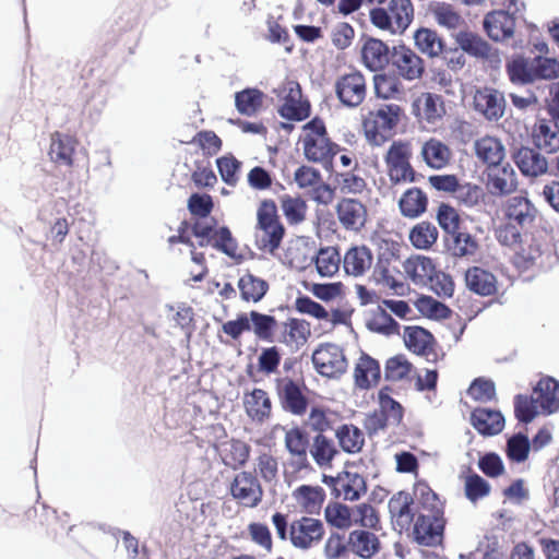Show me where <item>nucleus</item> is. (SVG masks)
Segmentation results:
<instances>
[{
  "mask_svg": "<svg viewBox=\"0 0 559 559\" xmlns=\"http://www.w3.org/2000/svg\"><path fill=\"white\" fill-rule=\"evenodd\" d=\"M265 94L257 87H247L235 94V106L239 114L255 116L263 107Z\"/></svg>",
  "mask_w": 559,
  "mask_h": 559,
  "instance_id": "nucleus-49",
  "label": "nucleus"
},
{
  "mask_svg": "<svg viewBox=\"0 0 559 559\" xmlns=\"http://www.w3.org/2000/svg\"><path fill=\"white\" fill-rule=\"evenodd\" d=\"M413 371V364L404 355H396L386 360L384 377L388 381L397 382L408 379Z\"/></svg>",
  "mask_w": 559,
  "mask_h": 559,
  "instance_id": "nucleus-64",
  "label": "nucleus"
},
{
  "mask_svg": "<svg viewBox=\"0 0 559 559\" xmlns=\"http://www.w3.org/2000/svg\"><path fill=\"white\" fill-rule=\"evenodd\" d=\"M284 442L285 448L292 457V462L297 466V468H309L310 462L308 459V452L310 451V443L307 432L301 430L299 427L292 428L286 431Z\"/></svg>",
  "mask_w": 559,
  "mask_h": 559,
  "instance_id": "nucleus-28",
  "label": "nucleus"
},
{
  "mask_svg": "<svg viewBox=\"0 0 559 559\" xmlns=\"http://www.w3.org/2000/svg\"><path fill=\"white\" fill-rule=\"evenodd\" d=\"M361 63L370 71L383 70L390 61V49L381 39L368 37L360 48Z\"/></svg>",
  "mask_w": 559,
  "mask_h": 559,
  "instance_id": "nucleus-29",
  "label": "nucleus"
},
{
  "mask_svg": "<svg viewBox=\"0 0 559 559\" xmlns=\"http://www.w3.org/2000/svg\"><path fill=\"white\" fill-rule=\"evenodd\" d=\"M455 41L461 50L477 59L489 60L493 56L491 46L476 33L461 31Z\"/></svg>",
  "mask_w": 559,
  "mask_h": 559,
  "instance_id": "nucleus-42",
  "label": "nucleus"
},
{
  "mask_svg": "<svg viewBox=\"0 0 559 559\" xmlns=\"http://www.w3.org/2000/svg\"><path fill=\"white\" fill-rule=\"evenodd\" d=\"M215 450L222 463L234 471L242 468L249 462L251 454V447L236 438L219 442L215 445Z\"/></svg>",
  "mask_w": 559,
  "mask_h": 559,
  "instance_id": "nucleus-22",
  "label": "nucleus"
},
{
  "mask_svg": "<svg viewBox=\"0 0 559 559\" xmlns=\"http://www.w3.org/2000/svg\"><path fill=\"white\" fill-rule=\"evenodd\" d=\"M484 27L491 39L503 40L513 35L515 19L507 11H492L485 16Z\"/></svg>",
  "mask_w": 559,
  "mask_h": 559,
  "instance_id": "nucleus-35",
  "label": "nucleus"
},
{
  "mask_svg": "<svg viewBox=\"0 0 559 559\" xmlns=\"http://www.w3.org/2000/svg\"><path fill=\"white\" fill-rule=\"evenodd\" d=\"M450 235L451 241L449 243V250L454 257H469L477 252L479 247L478 242L469 233L462 231L459 228L457 231H453Z\"/></svg>",
  "mask_w": 559,
  "mask_h": 559,
  "instance_id": "nucleus-61",
  "label": "nucleus"
},
{
  "mask_svg": "<svg viewBox=\"0 0 559 559\" xmlns=\"http://www.w3.org/2000/svg\"><path fill=\"white\" fill-rule=\"evenodd\" d=\"M439 231L437 227L429 222L416 224L409 231V241L416 249H430L437 241Z\"/></svg>",
  "mask_w": 559,
  "mask_h": 559,
  "instance_id": "nucleus-58",
  "label": "nucleus"
},
{
  "mask_svg": "<svg viewBox=\"0 0 559 559\" xmlns=\"http://www.w3.org/2000/svg\"><path fill=\"white\" fill-rule=\"evenodd\" d=\"M415 46L418 50L430 57H439L444 51V41L433 29L421 27L414 34Z\"/></svg>",
  "mask_w": 559,
  "mask_h": 559,
  "instance_id": "nucleus-52",
  "label": "nucleus"
},
{
  "mask_svg": "<svg viewBox=\"0 0 559 559\" xmlns=\"http://www.w3.org/2000/svg\"><path fill=\"white\" fill-rule=\"evenodd\" d=\"M311 335V325L305 319L288 318L278 325L277 341L290 348H300Z\"/></svg>",
  "mask_w": 559,
  "mask_h": 559,
  "instance_id": "nucleus-25",
  "label": "nucleus"
},
{
  "mask_svg": "<svg viewBox=\"0 0 559 559\" xmlns=\"http://www.w3.org/2000/svg\"><path fill=\"white\" fill-rule=\"evenodd\" d=\"M403 340L405 346L416 355L425 357L428 361H437V341L426 329L417 325L404 328Z\"/></svg>",
  "mask_w": 559,
  "mask_h": 559,
  "instance_id": "nucleus-19",
  "label": "nucleus"
},
{
  "mask_svg": "<svg viewBox=\"0 0 559 559\" xmlns=\"http://www.w3.org/2000/svg\"><path fill=\"white\" fill-rule=\"evenodd\" d=\"M342 419V415L329 407L313 406L310 409L308 416V423L310 428L324 435L329 430H333L335 425Z\"/></svg>",
  "mask_w": 559,
  "mask_h": 559,
  "instance_id": "nucleus-53",
  "label": "nucleus"
},
{
  "mask_svg": "<svg viewBox=\"0 0 559 559\" xmlns=\"http://www.w3.org/2000/svg\"><path fill=\"white\" fill-rule=\"evenodd\" d=\"M271 521L277 538L282 542H289L300 550H308L317 546L325 533L323 523L310 516L304 515L288 523L287 514L275 512Z\"/></svg>",
  "mask_w": 559,
  "mask_h": 559,
  "instance_id": "nucleus-2",
  "label": "nucleus"
},
{
  "mask_svg": "<svg viewBox=\"0 0 559 559\" xmlns=\"http://www.w3.org/2000/svg\"><path fill=\"white\" fill-rule=\"evenodd\" d=\"M420 155L426 165L433 169L447 167L452 159L451 148L436 138H430L423 144Z\"/></svg>",
  "mask_w": 559,
  "mask_h": 559,
  "instance_id": "nucleus-41",
  "label": "nucleus"
},
{
  "mask_svg": "<svg viewBox=\"0 0 559 559\" xmlns=\"http://www.w3.org/2000/svg\"><path fill=\"white\" fill-rule=\"evenodd\" d=\"M404 117V109L397 104H383L368 111L362 119V130L367 141L380 146L396 133V128Z\"/></svg>",
  "mask_w": 559,
  "mask_h": 559,
  "instance_id": "nucleus-5",
  "label": "nucleus"
},
{
  "mask_svg": "<svg viewBox=\"0 0 559 559\" xmlns=\"http://www.w3.org/2000/svg\"><path fill=\"white\" fill-rule=\"evenodd\" d=\"M406 276L415 285H428L433 278L436 265L432 259L424 255H412L403 262Z\"/></svg>",
  "mask_w": 559,
  "mask_h": 559,
  "instance_id": "nucleus-39",
  "label": "nucleus"
},
{
  "mask_svg": "<svg viewBox=\"0 0 559 559\" xmlns=\"http://www.w3.org/2000/svg\"><path fill=\"white\" fill-rule=\"evenodd\" d=\"M228 492L242 508L254 509L261 504L264 490L260 479L251 471H240L229 483Z\"/></svg>",
  "mask_w": 559,
  "mask_h": 559,
  "instance_id": "nucleus-10",
  "label": "nucleus"
},
{
  "mask_svg": "<svg viewBox=\"0 0 559 559\" xmlns=\"http://www.w3.org/2000/svg\"><path fill=\"white\" fill-rule=\"evenodd\" d=\"M507 73L514 84H528L535 82L533 60L523 57L512 59L507 63Z\"/></svg>",
  "mask_w": 559,
  "mask_h": 559,
  "instance_id": "nucleus-62",
  "label": "nucleus"
},
{
  "mask_svg": "<svg viewBox=\"0 0 559 559\" xmlns=\"http://www.w3.org/2000/svg\"><path fill=\"white\" fill-rule=\"evenodd\" d=\"M198 218L191 227V234L198 239L200 247L211 246L229 257H234L237 242L227 227L215 228V219Z\"/></svg>",
  "mask_w": 559,
  "mask_h": 559,
  "instance_id": "nucleus-9",
  "label": "nucleus"
},
{
  "mask_svg": "<svg viewBox=\"0 0 559 559\" xmlns=\"http://www.w3.org/2000/svg\"><path fill=\"white\" fill-rule=\"evenodd\" d=\"M428 205L427 194L417 187L407 189L399 201L401 213L405 217L415 218L426 212Z\"/></svg>",
  "mask_w": 559,
  "mask_h": 559,
  "instance_id": "nucleus-47",
  "label": "nucleus"
},
{
  "mask_svg": "<svg viewBox=\"0 0 559 559\" xmlns=\"http://www.w3.org/2000/svg\"><path fill=\"white\" fill-rule=\"evenodd\" d=\"M281 207L289 225H299L306 219L308 205L299 197L284 194L281 198Z\"/></svg>",
  "mask_w": 559,
  "mask_h": 559,
  "instance_id": "nucleus-60",
  "label": "nucleus"
},
{
  "mask_svg": "<svg viewBox=\"0 0 559 559\" xmlns=\"http://www.w3.org/2000/svg\"><path fill=\"white\" fill-rule=\"evenodd\" d=\"M533 143L546 153L559 150V126L552 119H540L533 128Z\"/></svg>",
  "mask_w": 559,
  "mask_h": 559,
  "instance_id": "nucleus-37",
  "label": "nucleus"
},
{
  "mask_svg": "<svg viewBox=\"0 0 559 559\" xmlns=\"http://www.w3.org/2000/svg\"><path fill=\"white\" fill-rule=\"evenodd\" d=\"M532 394L542 407L543 415L552 414L559 408V382L554 378L540 379Z\"/></svg>",
  "mask_w": 559,
  "mask_h": 559,
  "instance_id": "nucleus-38",
  "label": "nucleus"
},
{
  "mask_svg": "<svg viewBox=\"0 0 559 559\" xmlns=\"http://www.w3.org/2000/svg\"><path fill=\"white\" fill-rule=\"evenodd\" d=\"M353 525L360 526V530L380 531L381 520L379 511L367 502L356 504L353 507Z\"/></svg>",
  "mask_w": 559,
  "mask_h": 559,
  "instance_id": "nucleus-57",
  "label": "nucleus"
},
{
  "mask_svg": "<svg viewBox=\"0 0 559 559\" xmlns=\"http://www.w3.org/2000/svg\"><path fill=\"white\" fill-rule=\"evenodd\" d=\"M542 413V407L534 395L518 394L514 396V415L515 418L523 424L531 423Z\"/></svg>",
  "mask_w": 559,
  "mask_h": 559,
  "instance_id": "nucleus-63",
  "label": "nucleus"
},
{
  "mask_svg": "<svg viewBox=\"0 0 559 559\" xmlns=\"http://www.w3.org/2000/svg\"><path fill=\"white\" fill-rule=\"evenodd\" d=\"M243 407L246 414L257 423H264L272 415V401L266 391L253 389L243 396Z\"/></svg>",
  "mask_w": 559,
  "mask_h": 559,
  "instance_id": "nucleus-34",
  "label": "nucleus"
},
{
  "mask_svg": "<svg viewBox=\"0 0 559 559\" xmlns=\"http://www.w3.org/2000/svg\"><path fill=\"white\" fill-rule=\"evenodd\" d=\"M415 9L411 0H388L383 7L370 10L371 24L391 35H402L414 20Z\"/></svg>",
  "mask_w": 559,
  "mask_h": 559,
  "instance_id": "nucleus-7",
  "label": "nucleus"
},
{
  "mask_svg": "<svg viewBox=\"0 0 559 559\" xmlns=\"http://www.w3.org/2000/svg\"><path fill=\"white\" fill-rule=\"evenodd\" d=\"M514 162L525 176L537 177L548 169V163L544 156L530 147H521L514 155Z\"/></svg>",
  "mask_w": 559,
  "mask_h": 559,
  "instance_id": "nucleus-43",
  "label": "nucleus"
},
{
  "mask_svg": "<svg viewBox=\"0 0 559 559\" xmlns=\"http://www.w3.org/2000/svg\"><path fill=\"white\" fill-rule=\"evenodd\" d=\"M373 254L366 245H353L342 258V266L346 275L353 277H362L371 269Z\"/></svg>",
  "mask_w": 559,
  "mask_h": 559,
  "instance_id": "nucleus-23",
  "label": "nucleus"
},
{
  "mask_svg": "<svg viewBox=\"0 0 559 559\" xmlns=\"http://www.w3.org/2000/svg\"><path fill=\"white\" fill-rule=\"evenodd\" d=\"M334 88L337 99L348 108L360 106L365 102L368 91L367 80L358 70L338 76Z\"/></svg>",
  "mask_w": 559,
  "mask_h": 559,
  "instance_id": "nucleus-13",
  "label": "nucleus"
},
{
  "mask_svg": "<svg viewBox=\"0 0 559 559\" xmlns=\"http://www.w3.org/2000/svg\"><path fill=\"white\" fill-rule=\"evenodd\" d=\"M275 382L276 393L282 407L293 415H305L308 407V399L302 393L298 383L288 377L277 378Z\"/></svg>",
  "mask_w": 559,
  "mask_h": 559,
  "instance_id": "nucleus-20",
  "label": "nucleus"
},
{
  "mask_svg": "<svg viewBox=\"0 0 559 559\" xmlns=\"http://www.w3.org/2000/svg\"><path fill=\"white\" fill-rule=\"evenodd\" d=\"M392 389L388 385L381 388L378 392V402L380 412L388 416L393 425H401L404 418L403 406L391 396Z\"/></svg>",
  "mask_w": 559,
  "mask_h": 559,
  "instance_id": "nucleus-59",
  "label": "nucleus"
},
{
  "mask_svg": "<svg viewBox=\"0 0 559 559\" xmlns=\"http://www.w3.org/2000/svg\"><path fill=\"white\" fill-rule=\"evenodd\" d=\"M324 483L332 489L335 498L356 501L367 492L365 477L357 472L343 471L336 477L324 476Z\"/></svg>",
  "mask_w": 559,
  "mask_h": 559,
  "instance_id": "nucleus-15",
  "label": "nucleus"
},
{
  "mask_svg": "<svg viewBox=\"0 0 559 559\" xmlns=\"http://www.w3.org/2000/svg\"><path fill=\"white\" fill-rule=\"evenodd\" d=\"M238 289L242 300L258 302L265 296L269 284L251 273H246L238 281Z\"/></svg>",
  "mask_w": 559,
  "mask_h": 559,
  "instance_id": "nucleus-54",
  "label": "nucleus"
},
{
  "mask_svg": "<svg viewBox=\"0 0 559 559\" xmlns=\"http://www.w3.org/2000/svg\"><path fill=\"white\" fill-rule=\"evenodd\" d=\"M278 102V115L289 121H302L311 114L310 102L304 97L301 86L296 80L286 79L275 90Z\"/></svg>",
  "mask_w": 559,
  "mask_h": 559,
  "instance_id": "nucleus-8",
  "label": "nucleus"
},
{
  "mask_svg": "<svg viewBox=\"0 0 559 559\" xmlns=\"http://www.w3.org/2000/svg\"><path fill=\"white\" fill-rule=\"evenodd\" d=\"M313 262L318 273L322 277H332L340 270L342 257L337 247L326 246L320 248L318 251L314 250Z\"/></svg>",
  "mask_w": 559,
  "mask_h": 559,
  "instance_id": "nucleus-48",
  "label": "nucleus"
},
{
  "mask_svg": "<svg viewBox=\"0 0 559 559\" xmlns=\"http://www.w3.org/2000/svg\"><path fill=\"white\" fill-rule=\"evenodd\" d=\"M341 449L348 454L359 453L365 445V433L354 424H343L335 429Z\"/></svg>",
  "mask_w": 559,
  "mask_h": 559,
  "instance_id": "nucleus-46",
  "label": "nucleus"
},
{
  "mask_svg": "<svg viewBox=\"0 0 559 559\" xmlns=\"http://www.w3.org/2000/svg\"><path fill=\"white\" fill-rule=\"evenodd\" d=\"M475 154L488 167L501 164L504 159V146L495 136L486 135L475 142Z\"/></svg>",
  "mask_w": 559,
  "mask_h": 559,
  "instance_id": "nucleus-45",
  "label": "nucleus"
},
{
  "mask_svg": "<svg viewBox=\"0 0 559 559\" xmlns=\"http://www.w3.org/2000/svg\"><path fill=\"white\" fill-rule=\"evenodd\" d=\"M443 506L436 493H428L414 524V536L418 544L436 546L441 543L445 520Z\"/></svg>",
  "mask_w": 559,
  "mask_h": 559,
  "instance_id": "nucleus-6",
  "label": "nucleus"
},
{
  "mask_svg": "<svg viewBox=\"0 0 559 559\" xmlns=\"http://www.w3.org/2000/svg\"><path fill=\"white\" fill-rule=\"evenodd\" d=\"M465 281L467 287L480 296H491L497 293L496 276L479 266L469 267L466 271Z\"/></svg>",
  "mask_w": 559,
  "mask_h": 559,
  "instance_id": "nucleus-44",
  "label": "nucleus"
},
{
  "mask_svg": "<svg viewBox=\"0 0 559 559\" xmlns=\"http://www.w3.org/2000/svg\"><path fill=\"white\" fill-rule=\"evenodd\" d=\"M285 227L273 199H263L257 207L254 242L262 252L275 255L285 236Z\"/></svg>",
  "mask_w": 559,
  "mask_h": 559,
  "instance_id": "nucleus-4",
  "label": "nucleus"
},
{
  "mask_svg": "<svg viewBox=\"0 0 559 559\" xmlns=\"http://www.w3.org/2000/svg\"><path fill=\"white\" fill-rule=\"evenodd\" d=\"M500 224L496 238L500 245L514 250L513 265L526 271L550 251L546 237L528 235L537 219L538 210L526 195H512L500 205Z\"/></svg>",
  "mask_w": 559,
  "mask_h": 559,
  "instance_id": "nucleus-1",
  "label": "nucleus"
},
{
  "mask_svg": "<svg viewBox=\"0 0 559 559\" xmlns=\"http://www.w3.org/2000/svg\"><path fill=\"white\" fill-rule=\"evenodd\" d=\"M324 519L329 526L346 531L353 526V508L341 502H330L324 509Z\"/></svg>",
  "mask_w": 559,
  "mask_h": 559,
  "instance_id": "nucleus-55",
  "label": "nucleus"
},
{
  "mask_svg": "<svg viewBox=\"0 0 559 559\" xmlns=\"http://www.w3.org/2000/svg\"><path fill=\"white\" fill-rule=\"evenodd\" d=\"M300 143L306 159L324 168L332 166L334 157L341 151H346L332 141L325 122L320 117L312 118L302 127Z\"/></svg>",
  "mask_w": 559,
  "mask_h": 559,
  "instance_id": "nucleus-3",
  "label": "nucleus"
},
{
  "mask_svg": "<svg viewBox=\"0 0 559 559\" xmlns=\"http://www.w3.org/2000/svg\"><path fill=\"white\" fill-rule=\"evenodd\" d=\"M374 94L384 100L402 102L406 99V88L399 76L389 73L373 76Z\"/></svg>",
  "mask_w": 559,
  "mask_h": 559,
  "instance_id": "nucleus-40",
  "label": "nucleus"
},
{
  "mask_svg": "<svg viewBox=\"0 0 559 559\" xmlns=\"http://www.w3.org/2000/svg\"><path fill=\"white\" fill-rule=\"evenodd\" d=\"M429 11L436 22L448 29H457L464 25V19L451 3L435 1L429 5Z\"/></svg>",
  "mask_w": 559,
  "mask_h": 559,
  "instance_id": "nucleus-51",
  "label": "nucleus"
},
{
  "mask_svg": "<svg viewBox=\"0 0 559 559\" xmlns=\"http://www.w3.org/2000/svg\"><path fill=\"white\" fill-rule=\"evenodd\" d=\"M412 114L419 120L433 123L444 116V102L440 95L424 92L413 100Z\"/></svg>",
  "mask_w": 559,
  "mask_h": 559,
  "instance_id": "nucleus-27",
  "label": "nucleus"
},
{
  "mask_svg": "<svg viewBox=\"0 0 559 559\" xmlns=\"http://www.w3.org/2000/svg\"><path fill=\"white\" fill-rule=\"evenodd\" d=\"M316 370L324 377L335 378L347 369V359L344 350L335 344H321L312 354Z\"/></svg>",
  "mask_w": 559,
  "mask_h": 559,
  "instance_id": "nucleus-14",
  "label": "nucleus"
},
{
  "mask_svg": "<svg viewBox=\"0 0 559 559\" xmlns=\"http://www.w3.org/2000/svg\"><path fill=\"white\" fill-rule=\"evenodd\" d=\"M475 111L489 121H497L504 115L506 99L501 92L493 87L484 86L475 91L473 96Z\"/></svg>",
  "mask_w": 559,
  "mask_h": 559,
  "instance_id": "nucleus-18",
  "label": "nucleus"
},
{
  "mask_svg": "<svg viewBox=\"0 0 559 559\" xmlns=\"http://www.w3.org/2000/svg\"><path fill=\"white\" fill-rule=\"evenodd\" d=\"M78 145L75 136L55 131L50 135L48 156L56 165L71 167Z\"/></svg>",
  "mask_w": 559,
  "mask_h": 559,
  "instance_id": "nucleus-26",
  "label": "nucleus"
},
{
  "mask_svg": "<svg viewBox=\"0 0 559 559\" xmlns=\"http://www.w3.org/2000/svg\"><path fill=\"white\" fill-rule=\"evenodd\" d=\"M392 64L400 76L407 81L418 80L425 72L424 60L409 47L399 45L392 50Z\"/></svg>",
  "mask_w": 559,
  "mask_h": 559,
  "instance_id": "nucleus-21",
  "label": "nucleus"
},
{
  "mask_svg": "<svg viewBox=\"0 0 559 559\" xmlns=\"http://www.w3.org/2000/svg\"><path fill=\"white\" fill-rule=\"evenodd\" d=\"M340 226L354 234L361 233L368 222V207L358 199L342 197L334 206Z\"/></svg>",
  "mask_w": 559,
  "mask_h": 559,
  "instance_id": "nucleus-12",
  "label": "nucleus"
},
{
  "mask_svg": "<svg viewBox=\"0 0 559 559\" xmlns=\"http://www.w3.org/2000/svg\"><path fill=\"white\" fill-rule=\"evenodd\" d=\"M471 424L481 436H495L504 428V417L499 411L477 407L471 414Z\"/></svg>",
  "mask_w": 559,
  "mask_h": 559,
  "instance_id": "nucleus-36",
  "label": "nucleus"
},
{
  "mask_svg": "<svg viewBox=\"0 0 559 559\" xmlns=\"http://www.w3.org/2000/svg\"><path fill=\"white\" fill-rule=\"evenodd\" d=\"M381 380L380 364L368 354L362 353L354 368V383L360 390H369Z\"/></svg>",
  "mask_w": 559,
  "mask_h": 559,
  "instance_id": "nucleus-32",
  "label": "nucleus"
},
{
  "mask_svg": "<svg viewBox=\"0 0 559 559\" xmlns=\"http://www.w3.org/2000/svg\"><path fill=\"white\" fill-rule=\"evenodd\" d=\"M354 170L336 173L334 176L335 189L344 197L362 194L367 189V181Z\"/></svg>",
  "mask_w": 559,
  "mask_h": 559,
  "instance_id": "nucleus-56",
  "label": "nucleus"
},
{
  "mask_svg": "<svg viewBox=\"0 0 559 559\" xmlns=\"http://www.w3.org/2000/svg\"><path fill=\"white\" fill-rule=\"evenodd\" d=\"M488 191L493 195H508L516 190L518 181L510 164H497L488 167L487 183Z\"/></svg>",
  "mask_w": 559,
  "mask_h": 559,
  "instance_id": "nucleus-24",
  "label": "nucleus"
},
{
  "mask_svg": "<svg viewBox=\"0 0 559 559\" xmlns=\"http://www.w3.org/2000/svg\"><path fill=\"white\" fill-rule=\"evenodd\" d=\"M376 531L353 530L349 532L352 555L359 559H372L381 551V540Z\"/></svg>",
  "mask_w": 559,
  "mask_h": 559,
  "instance_id": "nucleus-30",
  "label": "nucleus"
},
{
  "mask_svg": "<svg viewBox=\"0 0 559 559\" xmlns=\"http://www.w3.org/2000/svg\"><path fill=\"white\" fill-rule=\"evenodd\" d=\"M401 264L403 265L396 252L384 251L379 253L372 273L374 281L399 293V289L404 288V283L399 278Z\"/></svg>",
  "mask_w": 559,
  "mask_h": 559,
  "instance_id": "nucleus-16",
  "label": "nucleus"
},
{
  "mask_svg": "<svg viewBox=\"0 0 559 559\" xmlns=\"http://www.w3.org/2000/svg\"><path fill=\"white\" fill-rule=\"evenodd\" d=\"M412 147L406 141H394L389 147L384 160L388 175L393 183L413 182L415 170L411 165Z\"/></svg>",
  "mask_w": 559,
  "mask_h": 559,
  "instance_id": "nucleus-11",
  "label": "nucleus"
},
{
  "mask_svg": "<svg viewBox=\"0 0 559 559\" xmlns=\"http://www.w3.org/2000/svg\"><path fill=\"white\" fill-rule=\"evenodd\" d=\"M389 512L401 531L408 530L414 521V499L409 492L399 491L388 503Z\"/></svg>",
  "mask_w": 559,
  "mask_h": 559,
  "instance_id": "nucleus-33",
  "label": "nucleus"
},
{
  "mask_svg": "<svg viewBox=\"0 0 559 559\" xmlns=\"http://www.w3.org/2000/svg\"><path fill=\"white\" fill-rule=\"evenodd\" d=\"M280 261L294 270L304 271L313 263L314 246L302 237L290 239L276 254Z\"/></svg>",
  "mask_w": 559,
  "mask_h": 559,
  "instance_id": "nucleus-17",
  "label": "nucleus"
},
{
  "mask_svg": "<svg viewBox=\"0 0 559 559\" xmlns=\"http://www.w3.org/2000/svg\"><path fill=\"white\" fill-rule=\"evenodd\" d=\"M309 452L320 467L331 466L334 457L338 454L334 441L322 433H317L313 437Z\"/></svg>",
  "mask_w": 559,
  "mask_h": 559,
  "instance_id": "nucleus-50",
  "label": "nucleus"
},
{
  "mask_svg": "<svg viewBox=\"0 0 559 559\" xmlns=\"http://www.w3.org/2000/svg\"><path fill=\"white\" fill-rule=\"evenodd\" d=\"M292 497L302 513L313 515L320 513L326 495L319 485H300L293 490Z\"/></svg>",
  "mask_w": 559,
  "mask_h": 559,
  "instance_id": "nucleus-31",
  "label": "nucleus"
}]
</instances>
